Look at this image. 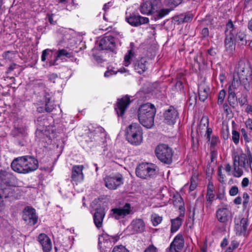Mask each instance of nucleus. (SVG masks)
<instances>
[{
    "label": "nucleus",
    "instance_id": "obj_43",
    "mask_svg": "<svg viewBox=\"0 0 252 252\" xmlns=\"http://www.w3.org/2000/svg\"><path fill=\"white\" fill-rule=\"evenodd\" d=\"M183 14H181L179 15H176L172 18V22L174 24L179 25L181 23H183Z\"/></svg>",
    "mask_w": 252,
    "mask_h": 252
},
{
    "label": "nucleus",
    "instance_id": "obj_14",
    "mask_svg": "<svg viewBox=\"0 0 252 252\" xmlns=\"http://www.w3.org/2000/svg\"><path fill=\"white\" fill-rule=\"evenodd\" d=\"M184 245L185 240L183 235L182 233H179L175 237L169 247L167 249V251L179 252L180 250L183 249Z\"/></svg>",
    "mask_w": 252,
    "mask_h": 252
},
{
    "label": "nucleus",
    "instance_id": "obj_19",
    "mask_svg": "<svg viewBox=\"0 0 252 252\" xmlns=\"http://www.w3.org/2000/svg\"><path fill=\"white\" fill-rule=\"evenodd\" d=\"M43 103L41 105L37 107V111L39 113H50L53 111L55 108L54 102L51 100L50 95L46 94L43 98Z\"/></svg>",
    "mask_w": 252,
    "mask_h": 252
},
{
    "label": "nucleus",
    "instance_id": "obj_35",
    "mask_svg": "<svg viewBox=\"0 0 252 252\" xmlns=\"http://www.w3.org/2000/svg\"><path fill=\"white\" fill-rule=\"evenodd\" d=\"M90 132L89 133V136H90L91 138L92 136H94L93 139L95 140H96L94 137H103L106 135L105 131L104 129L100 126H97L94 128V129H89Z\"/></svg>",
    "mask_w": 252,
    "mask_h": 252
},
{
    "label": "nucleus",
    "instance_id": "obj_37",
    "mask_svg": "<svg viewBox=\"0 0 252 252\" xmlns=\"http://www.w3.org/2000/svg\"><path fill=\"white\" fill-rule=\"evenodd\" d=\"M180 217H183L184 214L183 215L181 214L180 217H178L175 219H172L171 220V226L170 231L171 233H174L177 231L181 226L182 224V219L180 218Z\"/></svg>",
    "mask_w": 252,
    "mask_h": 252
},
{
    "label": "nucleus",
    "instance_id": "obj_27",
    "mask_svg": "<svg viewBox=\"0 0 252 252\" xmlns=\"http://www.w3.org/2000/svg\"><path fill=\"white\" fill-rule=\"evenodd\" d=\"M230 213V210L226 206L222 207L217 209L216 213V217L220 222L226 223L229 220Z\"/></svg>",
    "mask_w": 252,
    "mask_h": 252
},
{
    "label": "nucleus",
    "instance_id": "obj_23",
    "mask_svg": "<svg viewBox=\"0 0 252 252\" xmlns=\"http://www.w3.org/2000/svg\"><path fill=\"white\" fill-rule=\"evenodd\" d=\"M37 240L41 246L43 252H50L52 248V242L46 234H40L37 237Z\"/></svg>",
    "mask_w": 252,
    "mask_h": 252
},
{
    "label": "nucleus",
    "instance_id": "obj_61",
    "mask_svg": "<svg viewBox=\"0 0 252 252\" xmlns=\"http://www.w3.org/2000/svg\"><path fill=\"white\" fill-rule=\"evenodd\" d=\"M58 76L55 73H52L48 76V80L52 82L55 83L56 79L57 78Z\"/></svg>",
    "mask_w": 252,
    "mask_h": 252
},
{
    "label": "nucleus",
    "instance_id": "obj_4",
    "mask_svg": "<svg viewBox=\"0 0 252 252\" xmlns=\"http://www.w3.org/2000/svg\"><path fill=\"white\" fill-rule=\"evenodd\" d=\"M125 136L126 140L131 144L139 145L143 140L142 129L139 124L133 123L126 128Z\"/></svg>",
    "mask_w": 252,
    "mask_h": 252
},
{
    "label": "nucleus",
    "instance_id": "obj_2",
    "mask_svg": "<svg viewBox=\"0 0 252 252\" xmlns=\"http://www.w3.org/2000/svg\"><path fill=\"white\" fill-rule=\"evenodd\" d=\"M156 113V109L154 105L150 103L141 105L138 111V118L140 123L146 128L152 127L154 124Z\"/></svg>",
    "mask_w": 252,
    "mask_h": 252
},
{
    "label": "nucleus",
    "instance_id": "obj_34",
    "mask_svg": "<svg viewBox=\"0 0 252 252\" xmlns=\"http://www.w3.org/2000/svg\"><path fill=\"white\" fill-rule=\"evenodd\" d=\"M131 226L133 230L137 233H141L145 230V223L140 219L133 220L131 222Z\"/></svg>",
    "mask_w": 252,
    "mask_h": 252
},
{
    "label": "nucleus",
    "instance_id": "obj_49",
    "mask_svg": "<svg viewBox=\"0 0 252 252\" xmlns=\"http://www.w3.org/2000/svg\"><path fill=\"white\" fill-rule=\"evenodd\" d=\"M197 186V183L195 178L191 177L190 179V184L189 186V191H192L194 190Z\"/></svg>",
    "mask_w": 252,
    "mask_h": 252
},
{
    "label": "nucleus",
    "instance_id": "obj_47",
    "mask_svg": "<svg viewBox=\"0 0 252 252\" xmlns=\"http://www.w3.org/2000/svg\"><path fill=\"white\" fill-rule=\"evenodd\" d=\"M112 252H129V251L124 246L120 245L115 246Z\"/></svg>",
    "mask_w": 252,
    "mask_h": 252
},
{
    "label": "nucleus",
    "instance_id": "obj_31",
    "mask_svg": "<svg viewBox=\"0 0 252 252\" xmlns=\"http://www.w3.org/2000/svg\"><path fill=\"white\" fill-rule=\"evenodd\" d=\"M63 57H65L67 58H72L73 57L72 53L69 52L64 49H59L56 52L55 59L50 62V65L52 66L57 64V61L59 59H62Z\"/></svg>",
    "mask_w": 252,
    "mask_h": 252
},
{
    "label": "nucleus",
    "instance_id": "obj_8",
    "mask_svg": "<svg viewBox=\"0 0 252 252\" xmlns=\"http://www.w3.org/2000/svg\"><path fill=\"white\" fill-rule=\"evenodd\" d=\"M119 236H110L106 233H103L98 238V246L101 249H105V252H109L113 245L119 240Z\"/></svg>",
    "mask_w": 252,
    "mask_h": 252
},
{
    "label": "nucleus",
    "instance_id": "obj_28",
    "mask_svg": "<svg viewBox=\"0 0 252 252\" xmlns=\"http://www.w3.org/2000/svg\"><path fill=\"white\" fill-rule=\"evenodd\" d=\"M147 65L148 63L145 58H141L133 63L134 70L140 74H142L147 69Z\"/></svg>",
    "mask_w": 252,
    "mask_h": 252
},
{
    "label": "nucleus",
    "instance_id": "obj_46",
    "mask_svg": "<svg viewBox=\"0 0 252 252\" xmlns=\"http://www.w3.org/2000/svg\"><path fill=\"white\" fill-rule=\"evenodd\" d=\"M200 127L203 128L204 127L209 126V119L207 116H203L200 122Z\"/></svg>",
    "mask_w": 252,
    "mask_h": 252
},
{
    "label": "nucleus",
    "instance_id": "obj_15",
    "mask_svg": "<svg viewBox=\"0 0 252 252\" xmlns=\"http://www.w3.org/2000/svg\"><path fill=\"white\" fill-rule=\"evenodd\" d=\"M164 122L169 125H174L178 118L177 110L172 106L166 110L163 114Z\"/></svg>",
    "mask_w": 252,
    "mask_h": 252
},
{
    "label": "nucleus",
    "instance_id": "obj_58",
    "mask_svg": "<svg viewBox=\"0 0 252 252\" xmlns=\"http://www.w3.org/2000/svg\"><path fill=\"white\" fill-rule=\"evenodd\" d=\"M243 198L244 199L243 201V205L244 207H247V205L249 202V195L247 192H245L243 193Z\"/></svg>",
    "mask_w": 252,
    "mask_h": 252
},
{
    "label": "nucleus",
    "instance_id": "obj_63",
    "mask_svg": "<svg viewBox=\"0 0 252 252\" xmlns=\"http://www.w3.org/2000/svg\"><path fill=\"white\" fill-rule=\"evenodd\" d=\"M247 128L252 130V119L249 118L245 122Z\"/></svg>",
    "mask_w": 252,
    "mask_h": 252
},
{
    "label": "nucleus",
    "instance_id": "obj_20",
    "mask_svg": "<svg viewBox=\"0 0 252 252\" xmlns=\"http://www.w3.org/2000/svg\"><path fill=\"white\" fill-rule=\"evenodd\" d=\"M11 135L15 139V142L18 145H24V137L26 136L25 129L22 127H14L11 132Z\"/></svg>",
    "mask_w": 252,
    "mask_h": 252
},
{
    "label": "nucleus",
    "instance_id": "obj_59",
    "mask_svg": "<svg viewBox=\"0 0 252 252\" xmlns=\"http://www.w3.org/2000/svg\"><path fill=\"white\" fill-rule=\"evenodd\" d=\"M218 175L219 176V182L221 183H223L224 182V176L222 173L221 169L220 168H219Z\"/></svg>",
    "mask_w": 252,
    "mask_h": 252
},
{
    "label": "nucleus",
    "instance_id": "obj_16",
    "mask_svg": "<svg viewBox=\"0 0 252 252\" xmlns=\"http://www.w3.org/2000/svg\"><path fill=\"white\" fill-rule=\"evenodd\" d=\"M130 103V97L127 95H126L120 99H118L115 109L118 116H123Z\"/></svg>",
    "mask_w": 252,
    "mask_h": 252
},
{
    "label": "nucleus",
    "instance_id": "obj_13",
    "mask_svg": "<svg viewBox=\"0 0 252 252\" xmlns=\"http://www.w3.org/2000/svg\"><path fill=\"white\" fill-rule=\"evenodd\" d=\"M234 222L235 224V229L236 232V234L240 236H245L247 233V227L248 226V219L239 216L235 218Z\"/></svg>",
    "mask_w": 252,
    "mask_h": 252
},
{
    "label": "nucleus",
    "instance_id": "obj_38",
    "mask_svg": "<svg viewBox=\"0 0 252 252\" xmlns=\"http://www.w3.org/2000/svg\"><path fill=\"white\" fill-rule=\"evenodd\" d=\"M172 202L174 205L177 207H179L180 210H181L184 205V202L182 197L180 194L176 192L173 194Z\"/></svg>",
    "mask_w": 252,
    "mask_h": 252
},
{
    "label": "nucleus",
    "instance_id": "obj_64",
    "mask_svg": "<svg viewBox=\"0 0 252 252\" xmlns=\"http://www.w3.org/2000/svg\"><path fill=\"white\" fill-rule=\"evenodd\" d=\"M116 73V72L111 69V70H108L104 73V76L105 77H109L110 76H111L113 74H115Z\"/></svg>",
    "mask_w": 252,
    "mask_h": 252
},
{
    "label": "nucleus",
    "instance_id": "obj_6",
    "mask_svg": "<svg viewBox=\"0 0 252 252\" xmlns=\"http://www.w3.org/2000/svg\"><path fill=\"white\" fill-rule=\"evenodd\" d=\"M158 169L157 166L153 163H142L137 166L135 173L138 177L147 179L156 175Z\"/></svg>",
    "mask_w": 252,
    "mask_h": 252
},
{
    "label": "nucleus",
    "instance_id": "obj_36",
    "mask_svg": "<svg viewBox=\"0 0 252 252\" xmlns=\"http://www.w3.org/2000/svg\"><path fill=\"white\" fill-rule=\"evenodd\" d=\"M209 91V88L205 85L198 86V91L200 100L204 101L207 98Z\"/></svg>",
    "mask_w": 252,
    "mask_h": 252
},
{
    "label": "nucleus",
    "instance_id": "obj_44",
    "mask_svg": "<svg viewBox=\"0 0 252 252\" xmlns=\"http://www.w3.org/2000/svg\"><path fill=\"white\" fill-rule=\"evenodd\" d=\"M226 92L224 90H221L218 95V104L220 105L222 104L225 98Z\"/></svg>",
    "mask_w": 252,
    "mask_h": 252
},
{
    "label": "nucleus",
    "instance_id": "obj_18",
    "mask_svg": "<svg viewBox=\"0 0 252 252\" xmlns=\"http://www.w3.org/2000/svg\"><path fill=\"white\" fill-rule=\"evenodd\" d=\"M99 48L100 50H110L114 52L115 49L114 38L111 35L103 37L99 41Z\"/></svg>",
    "mask_w": 252,
    "mask_h": 252
},
{
    "label": "nucleus",
    "instance_id": "obj_21",
    "mask_svg": "<svg viewBox=\"0 0 252 252\" xmlns=\"http://www.w3.org/2000/svg\"><path fill=\"white\" fill-rule=\"evenodd\" d=\"M26 166L24 156L15 158L11 163L12 170L19 173L25 174Z\"/></svg>",
    "mask_w": 252,
    "mask_h": 252
},
{
    "label": "nucleus",
    "instance_id": "obj_11",
    "mask_svg": "<svg viewBox=\"0 0 252 252\" xmlns=\"http://www.w3.org/2000/svg\"><path fill=\"white\" fill-rule=\"evenodd\" d=\"M105 186L110 189H115L123 184V178L120 174L106 176L104 179Z\"/></svg>",
    "mask_w": 252,
    "mask_h": 252
},
{
    "label": "nucleus",
    "instance_id": "obj_26",
    "mask_svg": "<svg viewBox=\"0 0 252 252\" xmlns=\"http://www.w3.org/2000/svg\"><path fill=\"white\" fill-rule=\"evenodd\" d=\"M224 46L225 50L229 53H232L235 48V41L233 38V34L232 32H228L226 29L225 30Z\"/></svg>",
    "mask_w": 252,
    "mask_h": 252
},
{
    "label": "nucleus",
    "instance_id": "obj_52",
    "mask_svg": "<svg viewBox=\"0 0 252 252\" xmlns=\"http://www.w3.org/2000/svg\"><path fill=\"white\" fill-rule=\"evenodd\" d=\"M143 252H158V249L153 244L150 245Z\"/></svg>",
    "mask_w": 252,
    "mask_h": 252
},
{
    "label": "nucleus",
    "instance_id": "obj_33",
    "mask_svg": "<svg viewBox=\"0 0 252 252\" xmlns=\"http://www.w3.org/2000/svg\"><path fill=\"white\" fill-rule=\"evenodd\" d=\"M233 175L235 177L239 178L243 175V171L240 165L239 158H233Z\"/></svg>",
    "mask_w": 252,
    "mask_h": 252
},
{
    "label": "nucleus",
    "instance_id": "obj_12",
    "mask_svg": "<svg viewBox=\"0 0 252 252\" xmlns=\"http://www.w3.org/2000/svg\"><path fill=\"white\" fill-rule=\"evenodd\" d=\"M126 21L132 27H138L141 25L149 23V19L142 17L138 14L132 13L129 15L126 13Z\"/></svg>",
    "mask_w": 252,
    "mask_h": 252
},
{
    "label": "nucleus",
    "instance_id": "obj_1",
    "mask_svg": "<svg viewBox=\"0 0 252 252\" xmlns=\"http://www.w3.org/2000/svg\"><path fill=\"white\" fill-rule=\"evenodd\" d=\"M252 80V70L250 63L248 62L240 61L233 74L232 87L238 88L242 85L247 90Z\"/></svg>",
    "mask_w": 252,
    "mask_h": 252
},
{
    "label": "nucleus",
    "instance_id": "obj_3",
    "mask_svg": "<svg viewBox=\"0 0 252 252\" xmlns=\"http://www.w3.org/2000/svg\"><path fill=\"white\" fill-rule=\"evenodd\" d=\"M158 1L149 0L142 3L140 6V11L143 14H154L155 20L160 19L167 15L171 11L169 9H162L157 10Z\"/></svg>",
    "mask_w": 252,
    "mask_h": 252
},
{
    "label": "nucleus",
    "instance_id": "obj_24",
    "mask_svg": "<svg viewBox=\"0 0 252 252\" xmlns=\"http://www.w3.org/2000/svg\"><path fill=\"white\" fill-rule=\"evenodd\" d=\"M15 180V177L12 173L5 171H0V186L13 185Z\"/></svg>",
    "mask_w": 252,
    "mask_h": 252
},
{
    "label": "nucleus",
    "instance_id": "obj_54",
    "mask_svg": "<svg viewBox=\"0 0 252 252\" xmlns=\"http://www.w3.org/2000/svg\"><path fill=\"white\" fill-rule=\"evenodd\" d=\"M238 102L241 106H243L247 102L246 95L243 94L241 97L238 98Z\"/></svg>",
    "mask_w": 252,
    "mask_h": 252
},
{
    "label": "nucleus",
    "instance_id": "obj_40",
    "mask_svg": "<svg viewBox=\"0 0 252 252\" xmlns=\"http://www.w3.org/2000/svg\"><path fill=\"white\" fill-rule=\"evenodd\" d=\"M182 1L183 0H165V4L172 8L177 6L181 4Z\"/></svg>",
    "mask_w": 252,
    "mask_h": 252
},
{
    "label": "nucleus",
    "instance_id": "obj_32",
    "mask_svg": "<svg viewBox=\"0 0 252 252\" xmlns=\"http://www.w3.org/2000/svg\"><path fill=\"white\" fill-rule=\"evenodd\" d=\"M236 89L232 87V84L228 89V102L229 105L233 108L237 104V98L235 92V90Z\"/></svg>",
    "mask_w": 252,
    "mask_h": 252
},
{
    "label": "nucleus",
    "instance_id": "obj_9",
    "mask_svg": "<svg viewBox=\"0 0 252 252\" xmlns=\"http://www.w3.org/2000/svg\"><path fill=\"white\" fill-rule=\"evenodd\" d=\"M0 194L3 198L19 199L21 196V191L18 187L13 185L0 186Z\"/></svg>",
    "mask_w": 252,
    "mask_h": 252
},
{
    "label": "nucleus",
    "instance_id": "obj_57",
    "mask_svg": "<svg viewBox=\"0 0 252 252\" xmlns=\"http://www.w3.org/2000/svg\"><path fill=\"white\" fill-rule=\"evenodd\" d=\"M19 65L15 63H11L6 71V73L8 74L10 73L11 71H12L14 69L16 68Z\"/></svg>",
    "mask_w": 252,
    "mask_h": 252
},
{
    "label": "nucleus",
    "instance_id": "obj_7",
    "mask_svg": "<svg viewBox=\"0 0 252 252\" xmlns=\"http://www.w3.org/2000/svg\"><path fill=\"white\" fill-rule=\"evenodd\" d=\"M226 29L228 31V32L233 33V38L235 42H237L238 44L241 46L246 45L247 39L246 33L241 30H236L231 20H229L226 24Z\"/></svg>",
    "mask_w": 252,
    "mask_h": 252
},
{
    "label": "nucleus",
    "instance_id": "obj_39",
    "mask_svg": "<svg viewBox=\"0 0 252 252\" xmlns=\"http://www.w3.org/2000/svg\"><path fill=\"white\" fill-rule=\"evenodd\" d=\"M134 56V53L131 50L128 51V53L125 55L124 58V64L126 66H128L130 63L132 58Z\"/></svg>",
    "mask_w": 252,
    "mask_h": 252
},
{
    "label": "nucleus",
    "instance_id": "obj_42",
    "mask_svg": "<svg viewBox=\"0 0 252 252\" xmlns=\"http://www.w3.org/2000/svg\"><path fill=\"white\" fill-rule=\"evenodd\" d=\"M15 53L12 51H7L3 53L2 56L5 60L11 61L14 58Z\"/></svg>",
    "mask_w": 252,
    "mask_h": 252
},
{
    "label": "nucleus",
    "instance_id": "obj_10",
    "mask_svg": "<svg viewBox=\"0 0 252 252\" xmlns=\"http://www.w3.org/2000/svg\"><path fill=\"white\" fill-rule=\"evenodd\" d=\"M22 218L29 225H35L38 220L35 210L30 206H26L23 211Z\"/></svg>",
    "mask_w": 252,
    "mask_h": 252
},
{
    "label": "nucleus",
    "instance_id": "obj_62",
    "mask_svg": "<svg viewBox=\"0 0 252 252\" xmlns=\"http://www.w3.org/2000/svg\"><path fill=\"white\" fill-rule=\"evenodd\" d=\"M249 184V180L248 178H243L242 182H241V186L243 188H246L248 186Z\"/></svg>",
    "mask_w": 252,
    "mask_h": 252
},
{
    "label": "nucleus",
    "instance_id": "obj_51",
    "mask_svg": "<svg viewBox=\"0 0 252 252\" xmlns=\"http://www.w3.org/2000/svg\"><path fill=\"white\" fill-rule=\"evenodd\" d=\"M239 190L237 186H232L229 190V193L230 196H235L238 193Z\"/></svg>",
    "mask_w": 252,
    "mask_h": 252
},
{
    "label": "nucleus",
    "instance_id": "obj_25",
    "mask_svg": "<svg viewBox=\"0 0 252 252\" xmlns=\"http://www.w3.org/2000/svg\"><path fill=\"white\" fill-rule=\"evenodd\" d=\"M25 162L26 165L25 174L33 171L38 167V160L33 157L26 156H24Z\"/></svg>",
    "mask_w": 252,
    "mask_h": 252
},
{
    "label": "nucleus",
    "instance_id": "obj_41",
    "mask_svg": "<svg viewBox=\"0 0 252 252\" xmlns=\"http://www.w3.org/2000/svg\"><path fill=\"white\" fill-rule=\"evenodd\" d=\"M233 158H238L239 164L241 167L243 168L246 167V163L248 162V161H247V158L245 155H241V156H239L238 154H236L233 156Z\"/></svg>",
    "mask_w": 252,
    "mask_h": 252
},
{
    "label": "nucleus",
    "instance_id": "obj_5",
    "mask_svg": "<svg viewBox=\"0 0 252 252\" xmlns=\"http://www.w3.org/2000/svg\"><path fill=\"white\" fill-rule=\"evenodd\" d=\"M155 153L157 158L162 163L169 165L172 162L174 151L168 145L158 144L155 148Z\"/></svg>",
    "mask_w": 252,
    "mask_h": 252
},
{
    "label": "nucleus",
    "instance_id": "obj_60",
    "mask_svg": "<svg viewBox=\"0 0 252 252\" xmlns=\"http://www.w3.org/2000/svg\"><path fill=\"white\" fill-rule=\"evenodd\" d=\"M201 35L203 38L207 37L209 36V32L207 28H204L202 30Z\"/></svg>",
    "mask_w": 252,
    "mask_h": 252
},
{
    "label": "nucleus",
    "instance_id": "obj_29",
    "mask_svg": "<svg viewBox=\"0 0 252 252\" xmlns=\"http://www.w3.org/2000/svg\"><path fill=\"white\" fill-rule=\"evenodd\" d=\"M105 215L104 209L103 208H97L94 215V221L97 228L102 226L103 219Z\"/></svg>",
    "mask_w": 252,
    "mask_h": 252
},
{
    "label": "nucleus",
    "instance_id": "obj_56",
    "mask_svg": "<svg viewBox=\"0 0 252 252\" xmlns=\"http://www.w3.org/2000/svg\"><path fill=\"white\" fill-rule=\"evenodd\" d=\"M219 141V139L218 137L213 136L211 141V148H214Z\"/></svg>",
    "mask_w": 252,
    "mask_h": 252
},
{
    "label": "nucleus",
    "instance_id": "obj_55",
    "mask_svg": "<svg viewBox=\"0 0 252 252\" xmlns=\"http://www.w3.org/2000/svg\"><path fill=\"white\" fill-rule=\"evenodd\" d=\"M162 218L158 216H155L153 219V224L154 226H157L162 221Z\"/></svg>",
    "mask_w": 252,
    "mask_h": 252
},
{
    "label": "nucleus",
    "instance_id": "obj_53",
    "mask_svg": "<svg viewBox=\"0 0 252 252\" xmlns=\"http://www.w3.org/2000/svg\"><path fill=\"white\" fill-rule=\"evenodd\" d=\"M193 18V16L190 13H187V14H183V22L184 23L185 22H189L192 20Z\"/></svg>",
    "mask_w": 252,
    "mask_h": 252
},
{
    "label": "nucleus",
    "instance_id": "obj_30",
    "mask_svg": "<svg viewBox=\"0 0 252 252\" xmlns=\"http://www.w3.org/2000/svg\"><path fill=\"white\" fill-rule=\"evenodd\" d=\"M46 121L45 119L40 117L38 118L35 121L36 125L38 126L35 131V136L39 141L43 139L45 136L43 132L44 129H41L40 127H44Z\"/></svg>",
    "mask_w": 252,
    "mask_h": 252
},
{
    "label": "nucleus",
    "instance_id": "obj_48",
    "mask_svg": "<svg viewBox=\"0 0 252 252\" xmlns=\"http://www.w3.org/2000/svg\"><path fill=\"white\" fill-rule=\"evenodd\" d=\"M215 197V195L213 193V190H211L207 191L206 198L207 199V201L208 203L211 204L212 201L213 200Z\"/></svg>",
    "mask_w": 252,
    "mask_h": 252
},
{
    "label": "nucleus",
    "instance_id": "obj_45",
    "mask_svg": "<svg viewBox=\"0 0 252 252\" xmlns=\"http://www.w3.org/2000/svg\"><path fill=\"white\" fill-rule=\"evenodd\" d=\"M232 139L235 144H237L239 142L240 133L235 130H233L232 132Z\"/></svg>",
    "mask_w": 252,
    "mask_h": 252
},
{
    "label": "nucleus",
    "instance_id": "obj_50",
    "mask_svg": "<svg viewBox=\"0 0 252 252\" xmlns=\"http://www.w3.org/2000/svg\"><path fill=\"white\" fill-rule=\"evenodd\" d=\"M52 52V50L49 49L44 50L42 52L41 61L45 62L46 60V57L49 54V53Z\"/></svg>",
    "mask_w": 252,
    "mask_h": 252
},
{
    "label": "nucleus",
    "instance_id": "obj_22",
    "mask_svg": "<svg viewBox=\"0 0 252 252\" xmlns=\"http://www.w3.org/2000/svg\"><path fill=\"white\" fill-rule=\"evenodd\" d=\"M83 165H73L71 169V182H81L84 180Z\"/></svg>",
    "mask_w": 252,
    "mask_h": 252
},
{
    "label": "nucleus",
    "instance_id": "obj_17",
    "mask_svg": "<svg viewBox=\"0 0 252 252\" xmlns=\"http://www.w3.org/2000/svg\"><path fill=\"white\" fill-rule=\"evenodd\" d=\"M130 205L129 203H126L122 208H116L111 210V216L116 220L124 218L130 213Z\"/></svg>",
    "mask_w": 252,
    "mask_h": 252
}]
</instances>
